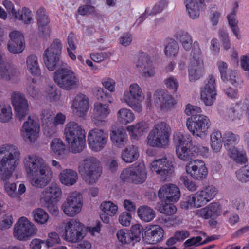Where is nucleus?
<instances>
[{
	"instance_id": "1",
	"label": "nucleus",
	"mask_w": 249,
	"mask_h": 249,
	"mask_svg": "<svg viewBox=\"0 0 249 249\" xmlns=\"http://www.w3.org/2000/svg\"><path fill=\"white\" fill-rule=\"evenodd\" d=\"M20 152L18 148L11 144L0 146V179L4 182L6 192L12 198H17L16 183L8 180L12 173L18 165Z\"/></svg>"
},
{
	"instance_id": "2",
	"label": "nucleus",
	"mask_w": 249,
	"mask_h": 249,
	"mask_svg": "<svg viewBox=\"0 0 249 249\" xmlns=\"http://www.w3.org/2000/svg\"><path fill=\"white\" fill-rule=\"evenodd\" d=\"M23 163L27 177L33 186L43 188L49 184L53 177V172L42 158L36 155H28L24 158Z\"/></svg>"
},
{
	"instance_id": "3",
	"label": "nucleus",
	"mask_w": 249,
	"mask_h": 249,
	"mask_svg": "<svg viewBox=\"0 0 249 249\" xmlns=\"http://www.w3.org/2000/svg\"><path fill=\"white\" fill-rule=\"evenodd\" d=\"M64 135L71 151L80 153L85 146L86 133L84 129L75 121H70L65 125Z\"/></svg>"
},
{
	"instance_id": "4",
	"label": "nucleus",
	"mask_w": 249,
	"mask_h": 249,
	"mask_svg": "<svg viewBox=\"0 0 249 249\" xmlns=\"http://www.w3.org/2000/svg\"><path fill=\"white\" fill-rule=\"evenodd\" d=\"M78 171L86 183L93 185L97 182L101 176V162L95 157H86L79 161Z\"/></svg>"
},
{
	"instance_id": "5",
	"label": "nucleus",
	"mask_w": 249,
	"mask_h": 249,
	"mask_svg": "<svg viewBox=\"0 0 249 249\" xmlns=\"http://www.w3.org/2000/svg\"><path fill=\"white\" fill-rule=\"evenodd\" d=\"M171 132V127L167 123L165 122L156 123L147 135V145L153 147H165L168 145Z\"/></svg>"
},
{
	"instance_id": "6",
	"label": "nucleus",
	"mask_w": 249,
	"mask_h": 249,
	"mask_svg": "<svg viewBox=\"0 0 249 249\" xmlns=\"http://www.w3.org/2000/svg\"><path fill=\"white\" fill-rule=\"evenodd\" d=\"M216 193L217 190L214 186H205L196 193L189 196L180 203V207L184 209L200 208L213 199Z\"/></svg>"
},
{
	"instance_id": "7",
	"label": "nucleus",
	"mask_w": 249,
	"mask_h": 249,
	"mask_svg": "<svg viewBox=\"0 0 249 249\" xmlns=\"http://www.w3.org/2000/svg\"><path fill=\"white\" fill-rule=\"evenodd\" d=\"M173 142L177 156L183 161H188L195 156L196 147L192 145V138L189 134L180 132L173 135Z\"/></svg>"
},
{
	"instance_id": "8",
	"label": "nucleus",
	"mask_w": 249,
	"mask_h": 249,
	"mask_svg": "<svg viewBox=\"0 0 249 249\" xmlns=\"http://www.w3.org/2000/svg\"><path fill=\"white\" fill-rule=\"evenodd\" d=\"M144 99L145 95L141 87L137 83H133L124 91L121 100L134 112L140 113L143 110L141 103Z\"/></svg>"
},
{
	"instance_id": "9",
	"label": "nucleus",
	"mask_w": 249,
	"mask_h": 249,
	"mask_svg": "<svg viewBox=\"0 0 249 249\" xmlns=\"http://www.w3.org/2000/svg\"><path fill=\"white\" fill-rule=\"evenodd\" d=\"M54 81L63 89L71 90L80 85L78 75L69 66L58 68L54 73Z\"/></svg>"
},
{
	"instance_id": "10",
	"label": "nucleus",
	"mask_w": 249,
	"mask_h": 249,
	"mask_svg": "<svg viewBox=\"0 0 249 249\" xmlns=\"http://www.w3.org/2000/svg\"><path fill=\"white\" fill-rule=\"evenodd\" d=\"M191 56V58L188 68V77L190 81L195 82L202 77L204 73L202 53L197 41L194 42Z\"/></svg>"
},
{
	"instance_id": "11",
	"label": "nucleus",
	"mask_w": 249,
	"mask_h": 249,
	"mask_svg": "<svg viewBox=\"0 0 249 249\" xmlns=\"http://www.w3.org/2000/svg\"><path fill=\"white\" fill-rule=\"evenodd\" d=\"M211 126V121L204 115L199 114L194 117H189L186 121V126L195 137L204 138L207 135Z\"/></svg>"
},
{
	"instance_id": "12",
	"label": "nucleus",
	"mask_w": 249,
	"mask_h": 249,
	"mask_svg": "<svg viewBox=\"0 0 249 249\" xmlns=\"http://www.w3.org/2000/svg\"><path fill=\"white\" fill-rule=\"evenodd\" d=\"M36 226L25 217H20L13 228V236L18 240L26 241L36 234Z\"/></svg>"
},
{
	"instance_id": "13",
	"label": "nucleus",
	"mask_w": 249,
	"mask_h": 249,
	"mask_svg": "<svg viewBox=\"0 0 249 249\" xmlns=\"http://www.w3.org/2000/svg\"><path fill=\"white\" fill-rule=\"evenodd\" d=\"M63 45L59 39L53 40L50 45L44 50L42 58L44 63L50 71H53L60 59Z\"/></svg>"
},
{
	"instance_id": "14",
	"label": "nucleus",
	"mask_w": 249,
	"mask_h": 249,
	"mask_svg": "<svg viewBox=\"0 0 249 249\" xmlns=\"http://www.w3.org/2000/svg\"><path fill=\"white\" fill-rule=\"evenodd\" d=\"M108 140V132L104 129L95 128L90 130L87 135L89 148L93 152H99L106 147Z\"/></svg>"
},
{
	"instance_id": "15",
	"label": "nucleus",
	"mask_w": 249,
	"mask_h": 249,
	"mask_svg": "<svg viewBox=\"0 0 249 249\" xmlns=\"http://www.w3.org/2000/svg\"><path fill=\"white\" fill-rule=\"evenodd\" d=\"M147 173L143 162H141L131 167L124 169L121 174V178L135 184H141L147 178Z\"/></svg>"
},
{
	"instance_id": "16",
	"label": "nucleus",
	"mask_w": 249,
	"mask_h": 249,
	"mask_svg": "<svg viewBox=\"0 0 249 249\" xmlns=\"http://www.w3.org/2000/svg\"><path fill=\"white\" fill-rule=\"evenodd\" d=\"M83 206L82 194L77 191L69 194L66 200L63 203L61 209L68 216L73 217L80 213Z\"/></svg>"
},
{
	"instance_id": "17",
	"label": "nucleus",
	"mask_w": 249,
	"mask_h": 249,
	"mask_svg": "<svg viewBox=\"0 0 249 249\" xmlns=\"http://www.w3.org/2000/svg\"><path fill=\"white\" fill-rule=\"evenodd\" d=\"M85 236L83 225L76 219H71L64 225V239L71 243L79 242Z\"/></svg>"
},
{
	"instance_id": "18",
	"label": "nucleus",
	"mask_w": 249,
	"mask_h": 249,
	"mask_svg": "<svg viewBox=\"0 0 249 249\" xmlns=\"http://www.w3.org/2000/svg\"><path fill=\"white\" fill-rule=\"evenodd\" d=\"M39 131L40 125L37 119L29 116L28 120L22 124L20 134L25 142L34 143L37 140Z\"/></svg>"
},
{
	"instance_id": "19",
	"label": "nucleus",
	"mask_w": 249,
	"mask_h": 249,
	"mask_svg": "<svg viewBox=\"0 0 249 249\" xmlns=\"http://www.w3.org/2000/svg\"><path fill=\"white\" fill-rule=\"evenodd\" d=\"M11 101L17 118L20 121L24 120L29 111L28 101L25 95L19 91H13Z\"/></svg>"
},
{
	"instance_id": "20",
	"label": "nucleus",
	"mask_w": 249,
	"mask_h": 249,
	"mask_svg": "<svg viewBox=\"0 0 249 249\" xmlns=\"http://www.w3.org/2000/svg\"><path fill=\"white\" fill-rule=\"evenodd\" d=\"M150 169L163 180H166L174 171L172 162L166 157L153 161L150 164Z\"/></svg>"
},
{
	"instance_id": "21",
	"label": "nucleus",
	"mask_w": 249,
	"mask_h": 249,
	"mask_svg": "<svg viewBox=\"0 0 249 249\" xmlns=\"http://www.w3.org/2000/svg\"><path fill=\"white\" fill-rule=\"evenodd\" d=\"M187 174L194 180L202 181L208 175V169L204 161L194 160L190 161L185 166Z\"/></svg>"
},
{
	"instance_id": "22",
	"label": "nucleus",
	"mask_w": 249,
	"mask_h": 249,
	"mask_svg": "<svg viewBox=\"0 0 249 249\" xmlns=\"http://www.w3.org/2000/svg\"><path fill=\"white\" fill-rule=\"evenodd\" d=\"M217 92L215 78L210 75L200 88V98L206 106H211L216 99Z\"/></svg>"
},
{
	"instance_id": "23",
	"label": "nucleus",
	"mask_w": 249,
	"mask_h": 249,
	"mask_svg": "<svg viewBox=\"0 0 249 249\" xmlns=\"http://www.w3.org/2000/svg\"><path fill=\"white\" fill-rule=\"evenodd\" d=\"M136 67L141 76L144 78H152L155 76V67L151 57L144 53L139 54Z\"/></svg>"
},
{
	"instance_id": "24",
	"label": "nucleus",
	"mask_w": 249,
	"mask_h": 249,
	"mask_svg": "<svg viewBox=\"0 0 249 249\" xmlns=\"http://www.w3.org/2000/svg\"><path fill=\"white\" fill-rule=\"evenodd\" d=\"M158 196L162 202H177L180 197L179 188L175 184H167L160 187Z\"/></svg>"
},
{
	"instance_id": "25",
	"label": "nucleus",
	"mask_w": 249,
	"mask_h": 249,
	"mask_svg": "<svg viewBox=\"0 0 249 249\" xmlns=\"http://www.w3.org/2000/svg\"><path fill=\"white\" fill-rule=\"evenodd\" d=\"M90 107L89 99L85 94L78 93L73 99L71 109L73 112L80 118L86 116Z\"/></svg>"
},
{
	"instance_id": "26",
	"label": "nucleus",
	"mask_w": 249,
	"mask_h": 249,
	"mask_svg": "<svg viewBox=\"0 0 249 249\" xmlns=\"http://www.w3.org/2000/svg\"><path fill=\"white\" fill-rule=\"evenodd\" d=\"M93 113L92 123L97 126H102L106 124L110 109L107 104L97 102L94 104Z\"/></svg>"
},
{
	"instance_id": "27",
	"label": "nucleus",
	"mask_w": 249,
	"mask_h": 249,
	"mask_svg": "<svg viewBox=\"0 0 249 249\" xmlns=\"http://www.w3.org/2000/svg\"><path fill=\"white\" fill-rule=\"evenodd\" d=\"M62 190L57 184H51L42 192L41 200L44 202H58L61 198Z\"/></svg>"
},
{
	"instance_id": "28",
	"label": "nucleus",
	"mask_w": 249,
	"mask_h": 249,
	"mask_svg": "<svg viewBox=\"0 0 249 249\" xmlns=\"http://www.w3.org/2000/svg\"><path fill=\"white\" fill-rule=\"evenodd\" d=\"M139 225L133 226L130 231L126 230H120L117 232V237L118 240L123 244H128L132 243L134 244L135 242H139L140 240V231L133 232V231L135 229L139 228Z\"/></svg>"
},
{
	"instance_id": "29",
	"label": "nucleus",
	"mask_w": 249,
	"mask_h": 249,
	"mask_svg": "<svg viewBox=\"0 0 249 249\" xmlns=\"http://www.w3.org/2000/svg\"><path fill=\"white\" fill-rule=\"evenodd\" d=\"M164 234V230L161 227L152 225L145 231L143 238L147 243L155 244L162 240Z\"/></svg>"
},
{
	"instance_id": "30",
	"label": "nucleus",
	"mask_w": 249,
	"mask_h": 249,
	"mask_svg": "<svg viewBox=\"0 0 249 249\" xmlns=\"http://www.w3.org/2000/svg\"><path fill=\"white\" fill-rule=\"evenodd\" d=\"M184 3L189 18L193 20L199 17L200 11L205 6L204 0H184Z\"/></svg>"
},
{
	"instance_id": "31",
	"label": "nucleus",
	"mask_w": 249,
	"mask_h": 249,
	"mask_svg": "<svg viewBox=\"0 0 249 249\" xmlns=\"http://www.w3.org/2000/svg\"><path fill=\"white\" fill-rule=\"evenodd\" d=\"M221 213V205L218 202H215L197 211V214L206 219H214L219 216Z\"/></svg>"
},
{
	"instance_id": "32",
	"label": "nucleus",
	"mask_w": 249,
	"mask_h": 249,
	"mask_svg": "<svg viewBox=\"0 0 249 249\" xmlns=\"http://www.w3.org/2000/svg\"><path fill=\"white\" fill-rule=\"evenodd\" d=\"M18 75V70L14 66L4 63L2 54L0 55V79L13 80Z\"/></svg>"
},
{
	"instance_id": "33",
	"label": "nucleus",
	"mask_w": 249,
	"mask_h": 249,
	"mask_svg": "<svg viewBox=\"0 0 249 249\" xmlns=\"http://www.w3.org/2000/svg\"><path fill=\"white\" fill-rule=\"evenodd\" d=\"M160 108L166 111L171 110L175 107L177 102L174 96L167 91L157 92Z\"/></svg>"
},
{
	"instance_id": "34",
	"label": "nucleus",
	"mask_w": 249,
	"mask_h": 249,
	"mask_svg": "<svg viewBox=\"0 0 249 249\" xmlns=\"http://www.w3.org/2000/svg\"><path fill=\"white\" fill-rule=\"evenodd\" d=\"M78 175L77 172L71 168L62 170L58 174L60 182L66 186H71L77 182Z\"/></svg>"
},
{
	"instance_id": "35",
	"label": "nucleus",
	"mask_w": 249,
	"mask_h": 249,
	"mask_svg": "<svg viewBox=\"0 0 249 249\" xmlns=\"http://www.w3.org/2000/svg\"><path fill=\"white\" fill-rule=\"evenodd\" d=\"M246 105L244 103H238L229 109L227 112V120L237 123L245 114Z\"/></svg>"
},
{
	"instance_id": "36",
	"label": "nucleus",
	"mask_w": 249,
	"mask_h": 249,
	"mask_svg": "<svg viewBox=\"0 0 249 249\" xmlns=\"http://www.w3.org/2000/svg\"><path fill=\"white\" fill-rule=\"evenodd\" d=\"M110 137L113 144L118 148L124 146L126 144L128 139L125 131L122 128L112 130Z\"/></svg>"
},
{
	"instance_id": "37",
	"label": "nucleus",
	"mask_w": 249,
	"mask_h": 249,
	"mask_svg": "<svg viewBox=\"0 0 249 249\" xmlns=\"http://www.w3.org/2000/svg\"><path fill=\"white\" fill-rule=\"evenodd\" d=\"M149 128V124L145 121H141L126 127V130L134 139H136L146 133Z\"/></svg>"
},
{
	"instance_id": "38",
	"label": "nucleus",
	"mask_w": 249,
	"mask_h": 249,
	"mask_svg": "<svg viewBox=\"0 0 249 249\" xmlns=\"http://www.w3.org/2000/svg\"><path fill=\"white\" fill-rule=\"evenodd\" d=\"M139 157V148L133 145L126 146L122 150L121 154V159L127 163H130L135 161L138 159Z\"/></svg>"
},
{
	"instance_id": "39",
	"label": "nucleus",
	"mask_w": 249,
	"mask_h": 249,
	"mask_svg": "<svg viewBox=\"0 0 249 249\" xmlns=\"http://www.w3.org/2000/svg\"><path fill=\"white\" fill-rule=\"evenodd\" d=\"M50 149L52 153L59 159H64L67 156L66 145L60 138H55L52 140L50 143Z\"/></svg>"
},
{
	"instance_id": "40",
	"label": "nucleus",
	"mask_w": 249,
	"mask_h": 249,
	"mask_svg": "<svg viewBox=\"0 0 249 249\" xmlns=\"http://www.w3.org/2000/svg\"><path fill=\"white\" fill-rule=\"evenodd\" d=\"M167 3L166 0H161L158 2L152 9L149 7L146 8L144 13L137 19L136 23L140 24L145 19L147 16L155 15L161 12L167 7Z\"/></svg>"
},
{
	"instance_id": "41",
	"label": "nucleus",
	"mask_w": 249,
	"mask_h": 249,
	"mask_svg": "<svg viewBox=\"0 0 249 249\" xmlns=\"http://www.w3.org/2000/svg\"><path fill=\"white\" fill-rule=\"evenodd\" d=\"M135 119V114L128 108H121L117 112V121L121 124L127 125L133 122Z\"/></svg>"
},
{
	"instance_id": "42",
	"label": "nucleus",
	"mask_w": 249,
	"mask_h": 249,
	"mask_svg": "<svg viewBox=\"0 0 249 249\" xmlns=\"http://www.w3.org/2000/svg\"><path fill=\"white\" fill-rule=\"evenodd\" d=\"M175 37L180 42L186 51H190L192 47L193 48L194 43H193L192 37L188 32L178 30L176 32Z\"/></svg>"
},
{
	"instance_id": "43",
	"label": "nucleus",
	"mask_w": 249,
	"mask_h": 249,
	"mask_svg": "<svg viewBox=\"0 0 249 249\" xmlns=\"http://www.w3.org/2000/svg\"><path fill=\"white\" fill-rule=\"evenodd\" d=\"M210 146L213 152L214 153L220 152L224 141L221 133L218 130H214L210 134Z\"/></svg>"
},
{
	"instance_id": "44",
	"label": "nucleus",
	"mask_w": 249,
	"mask_h": 249,
	"mask_svg": "<svg viewBox=\"0 0 249 249\" xmlns=\"http://www.w3.org/2000/svg\"><path fill=\"white\" fill-rule=\"evenodd\" d=\"M26 67L27 70L32 75L38 76L41 74L38 58L36 55L32 54L27 57Z\"/></svg>"
},
{
	"instance_id": "45",
	"label": "nucleus",
	"mask_w": 249,
	"mask_h": 249,
	"mask_svg": "<svg viewBox=\"0 0 249 249\" xmlns=\"http://www.w3.org/2000/svg\"><path fill=\"white\" fill-rule=\"evenodd\" d=\"M139 217L145 222L151 221L155 217V212L147 206H140L137 211Z\"/></svg>"
},
{
	"instance_id": "46",
	"label": "nucleus",
	"mask_w": 249,
	"mask_h": 249,
	"mask_svg": "<svg viewBox=\"0 0 249 249\" xmlns=\"http://www.w3.org/2000/svg\"><path fill=\"white\" fill-rule=\"evenodd\" d=\"M14 18L25 24H29L33 20V14L29 8L24 7L17 12Z\"/></svg>"
},
{
	"instance_id": "47",
	"label": "nucleus",
	"mask_w": 249,
	"mask_h": 249,
	"mask_svg": "<svg viewBox=\"0 0 249 249\" xmlns=\"http://www.w3.org/2000/svg\"><path fill=\"white\" fill-rule=\"evenodd\" d=\"M179 46L174 39H169L164 45V54L167 57H176L179 51Z\"/></svg>"
},
{
	"instance_id": "48",
	"label": "nucleus",
	"mask_w": 249,
	"mask_h": 249,
	"mask_svg": "<svg viewBox=\"0 0 249 249\" xmlns=\"http://www.w3.org/2000/svg\"><path fill=\"white\" fill-rule=\"evenodd\" d=\"M227 152L229 157L238 163L243 164L247 161L245 153L239 151L236 147L228 148Z\"/></svg>"
},
{
	"instance_id": "49",
	"label": "nucleus",
	"mask_w": 249,
	"mask_h": 249,
	"mask_svg": "<svg viewBox=\"0 0 249 249\" xmlns=\"http://www.w3.org/2000/svg\"><path fill=\"white\" fill-rule=\"evenodd\" d=\"M239 139L238 135L231 132H225L223 135V141L227 150L228 151V148L235 147L234 145L238 143Z\"/></svg>"
},
{
	"instance_id": "50",
	"label": "nucleus",
	"mask_w": 249,
	"mask_h": 249,
	"mask_svg": "<svg viewBox=\"0 0 249 249\" xmlns=\"http://www.w3.org/2000/svg\"><path fill=\"white\" fill-rule=\"evenodd\" d=\"M12 108L9 104H0V122L7 123L12 118Z\"/></svg>"
},
{
	"instance_id": "51",
	"label": "nucleus",
	"mask_w": 249,
	"mask_h": 249,
	"mask_svg": "<svg viewBox=\"0 0 249 249\" xmlns=\"http://www.w3.org/2000/svg\"><path fill=\"white\" fill-rule=\"evenodd\" d=\"M32 215L34 220L39 224H46L49 219L48 213L41 208H37L34 210L32 212Z\"/></svg>"
},
{
	"instance_id": "52",
	"label": "nucleus",
	"mask_w": 249,
	"mask_h": 249,
	"mask_svg": "<svg viewBox=\"0 0 249 249\" xmlns=\"http://www.w3.org/2000/svg\"><path fill=\"white\" fill-rule=\"evenodd\" d=\"M100 208L105 214L109 216H114L118 209V206L110 201L103 202Z\"/></svg>"
},
{
	"instance_id": "53",
	"label": "nucleus",
	"mask_w": 249,
	"mask_h": 249,
	"mask_svg": "<svg viewBox=\"0 0 249 249\" xmlns=\"http://www.w3.org/2000/svg\"><path fill=\"white\" fill-rule=\"evenodd\" d=\"M44 94L46 98L51 102L57 101L60 96L57 92V88L53 85H48L45 87Z\"/></svg>"
},
{
	"instance_id": "54",
	"label": "nucleus",
	"mask_w": 249,
	"mask_h": 249,
	"mask_svg": "<svg viewBox=\"0 0 249 249\" xmlns=\"http://www.w3.org/2000/svg\"><path fill=\"white\" fill-rule=\"evenodd\" d=\"M36 19L38 26L50 24V20L44 8H39L36 12Z\"/></svg>"
},
{
	"instance_id": "55",
	"label": "nucleus",
	"mask_w": 249,
	"mask_h": 249,
	"mask_svg": "<svg viewBox=\"0 0 249 249\" xmlns=\"http://www.w3.org/2000/svg\"><path fill=\"white\" fill-rule=\"evenodd\" d=\"M36 80L33 78L29 80L26 85L25 91L27 94L34 98H37L39 95V90L36 87Z\"/></svg>"
},
{
	"instance_id": "56",
	"label": "nucleus",
	"mask_w": 249,
	"mask_h": 249,
	"mask_svg": "<svg viewBox=\"0 0 249 249\" xmlns=\"http://www.w3.org/2000/svg\"><path fill=\"white\" fill-rule=\"evenodd\" d=\"M227 18L230 26L234 35L238 39L241 38L239 34V30L237 25L238 21L236 18V16L234 11L232 12L230 15H228Z\"/></svg>"
},
{
	"instance_id": "57",
	"label": "nucleus",
	"mask_w": 249,
	"mask_h": 249,
	"mask_svg": "<svg viewBox=\"0 0 249 249\" xmlns=\"http://www.w3.org/2000/svg\"><path fill=\"white\" fill-rule=\"evenodd\" d=\"M218 36L223 49L226 51L229 50L231 44L228 32L224 29H220L218 31Z\"/></svg>"
},
{
	"instance_id": "58",
	"label": "nucleus",
	"mask_w": 249,
	"mask_h": 249,
	"mask_svg": "<svg viewBox=\"0 0 249 249\" xmlns=\"http://www.w3.org/2000/svg\"><path fill=\"white\" fill-rule=\"evenodd\" d=\"M238 180L243 183L249 181V166H244L236 172Z\"/></svg>"
},
{
	"instance_id": "59",
	"label": "nucleus",
	"mask_w": 249,
	"mask_h": 249,
	"mask_svg": "<svg viewBox=\"0 0 249 249\" xmlns=\"http://www.w3.org/2000/svg\"><path fill=\"white\" fill-rule=\"evenodd\" d=\"M164 83L168 89L172 90L175 92L177 91L179 86L178 79L173 75H171L165 79Z\"/></svg>"
},
{
	"instance_id": "60",
	"label": "nucleus",
	"mask_w": 249,
	"mask_h": 249,
	"mask_svg": "<svg viewBox=\"0 0 249 249\" xmlns=\"http://www.w3.org/2000/svg\"><path fill=\"white\" fill-rule=\"evenodd\" d=\"M25 43H17L15 42H9L8 49L13 54H19L24 50Z\"/></svg>"
},
{
	"instance_id": "61",
	"label": "nucleus",
	"mask_w": 249,
	"mask_h": 249,
	"mask_svg": "<svg viewBox=\"0 0 249 249\" xmlns=\"http://www.w3.org/2000/svg\"><path fill=\"white\" fill-rule=\"evenodd\" d=\"M159 211L160 213H163L166 215H172L177 212L176 207L172 204L165 203V204H161L159 208Z\"/></svg>"
},
{
	"instance_id": "62",
	"label": "nucleus",
	"mask_w": 249,
	"mask_h": 249,
	"mask_svg": "<svg viewBox=\"0 0 249 249\" xmlns=\"http://www.w3.org/2000/svg\"><path fill=\"white\" fill-rule=\"evenodd\" d=\"M44 134L47 137L54 136L57 132V126L53 123L42 125Z\"/></svg>"
},
{
	"instance_id": "63",
	"label": "nucleus",
	"mask_w": 249,
	"mask_h": 249,
	"mask_svg": "<svg viewBox=\"0 0 249 249\" xmlns=\"http://www.w3.org/2000/svg\"><path fill=\"white\" fill-rule=\"evenodd\" d=\"M42 125L53 123V113L50 109H44L41 114Z\"/></svg>"
},
{
	"instance_id": "64",
	"label": "nucleus",
	"mask_w": 249,
	"mask_h": 249,
	"mask_svg": "<svg viewBox=\"0 0 249 249\" xmlns=\"http://www.w3.org/2000/svg\"><path fill=\"white\" fill-rule=\"evenodd\" d=\"M61 239L59 235L56 232H52L48 234L46 245L48 247H51L56 244H60Z\"/></svg>"
}]
</instances>
